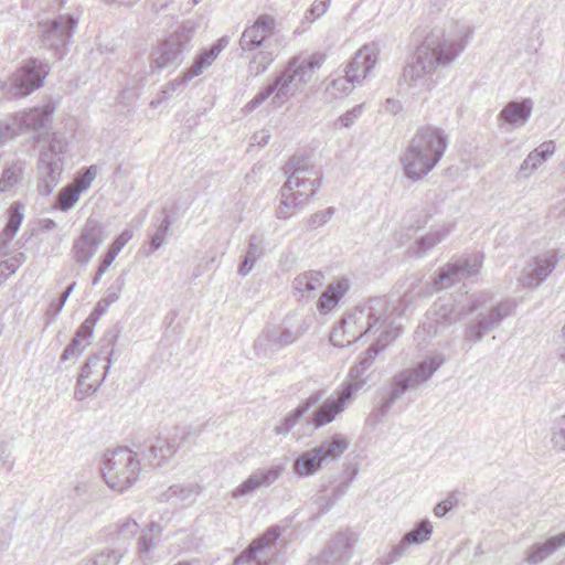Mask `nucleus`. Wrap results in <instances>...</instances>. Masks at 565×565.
I'll return each instance as SVG.
<instances>
[{"mask_svg": "<svg viewBox=\"0 0 565 565\" xmlns=\"http://www.w3.org/2000/svg\"><path fill=\"white\" fill-rule=\"evenodd\" d=\"M388 302L385 297H373L348 313L331 332L330 341L334 347L344 348L381 330L376 340L351 366L349 379L367 384L374 373L376 356L402 332V326L387 322Z\"/></svg>", "mask_w": 565, "mask_h": 565, "instance_id": "nucleus-1", "label": "nucleus"}, {"mask_svg": "<svg viewBox=\"0 0 565 565\" xmlns=\"http://www.w3.org/2000/svg\"><path fill=\"white\" fill-rule=\"evenodd\" d=\"M200 427H174L162 437L157 435L135 445V450L118 447L107 450L102 460V475L106 484L117 492H124L135 484L141 467H161L179 448L201 434Z\"/></svg>", "mask_w": 565, "mask_h": 565, "instance_id": "nucleus-2", "label": "nucleus"}, {"mask_svg": "<svg viewBox=\"0 0 565 565\" xmlns=\"http://www.w3.org/2000/svg\"><path fill=\"white\" fill-rule=\"evenodd\" d=\"M472 31L465 24H455V31L433 30L419 45L412 61L403 70L402 78L409 87H430V77L438 66L450 64L463 52Z\"/></svg>", "mask_w": 565, "mask_h": 565, "instance_id": "nucleus-3", "label": "nucleus"}, {"mask_svg": "<svg viewBox=\"0 0 565 565\" xmlns=\"http://www.w3.org/2000/svg\"><path fill=\"white\" fill-rule=\"evenodd\" d=\"M282 172L287 180L279 190L276 217L288 220L312 200L321 186V178L311 179L316 174L313 166L303 154H295L289 158L282 167Z\"/></svg>", "mask_w": 565, "mask_h": 565, "instance_id": "nucleus-4", "label": "nucleus"}, {"mask_svg": "<svg viewBox=\"0 0 565 565\" xmlns=\"http://www.w3.org/2000/svg\"><path fill=\"white\" fill-rule=\"evenodd\" d=\"M447 362L441 353L426 356L415 366L397 372L392 376L386 386L377 391L376 403L370 414V420L373 424H380L384 420L395 402L409 391L420 384L426 383L437 372V370Z\"/></svg>", "mask_w": 565, "mask_h": 565, "instance_id": "nucleus-5", "label": "nucleus"}, {"mask_svg": "<svg viewBox=\"0 0 565 565\" xmlns=\"http://www.w3.org/2000/svg\"><path fill=\"white\" fill-rule=\"evenodd\" d=\"M448 138L434 126L420 127L401 157L404 174L413 182L422 180L435 169L445 154Z\"/></svg>", "mask_w": 565, "mask_h": 565, "instance_id": "nucleus-6", "label": "nucleus"}, {"mask_svg": "<svg viewBox=\"0 0 565 565\" xmlns=\"http://www.w3.org/2000/svg\"><path fill=\"white\" fill-rule=\"evenodd\" d=\"M326 58L327 55L321 52H315L308 56H294L289 60L284 71L278 74L271 83L263 87L253 99L245 105L244 109L247 113H252L270 96H273L271 104H281L287 98L290 86L294 84L297 88L298 85L308 83L315 72L326 62Z\"/></svg>", "mask_w": 565, "mask_h": 565, "instance_id": "nucleus-7", "label": "nucleus"}, {"mask_svg": "<svg viewBox=\"0 0 565 565\" xmlns=\"http://www.w3.org/2000/svg\"><path fill=\"white\" fill-rule=\"evenodd\" d=\"M67 149L66 138L56 132L50 136L47 145L41 149L38 160V191L42 195H50L60 183Z\"/></svg>", "mask_w": 565, "mask_h": 565, "instance_id": "nucleus-8", "label": "nucleus"}, {"mask_svg": "<svg viewBox=\"0 0 565 565\" xmlns=\"http://www.w3.org/2000/svg\"><path fill=\"white\" fill-rule=\"evenodd\" d=\"M195 23L186 20L167 39L160 41L150 54L152 71H161L182 63V54L191 49Z\"/></svg>", "mask_w": 565, "mask_h": 565, "instance_id": "nucleus-9", "label": "nucleus"}, {"mask_svg": "<svg viewBox=\"0 0 565 565\" xmlns=\"http://www.w3.org/2000/svg\"><path fill=\"white\" fill-rule=\"evenodd\" d=\"M490 299V296L484 292L472 295L468 298L467 305L459 309L451 298H439L428 311V319L431 320L428 324V331L434 328L436 333L439 327L456 323L465 313H473L483 309Z\"/></svg>", "mask_w": 565, "mask_h": 565, "instance_id": "nucleus-10", "label": "nucleus"}, {"mask_svg": "<svg viewBox=\"0 0 565 565\" xmlns=\"http://www.w3.org/2000/svg\"><path fill=\"white\" fill-rule=\"evenodd\" d=\"M78 20L73 14H60L41 22L42 46L52 51L55 57L62 58L67 53Z\"/></svg>", "mask_w": 565, "mask_h": 565, "instance_id": "nucleus-11", "label": "nucleus"}, {"mask_svg": "<svg viewBox=\"0 0 565 565\" xmlns=\"http://www.w3.org/2000/svg\"><path fill=\"white\" fill-rule=\"evenodd\" d=\"M302 334L299 324L291 323L286 317L277 326L266 327L254 342V351L258 358H269L275 352L290 345Z\"/></svg>", "mask_w": 565, "mask_h": 565, "instance_id": "nucleus-12", "label": "nucleus"}, {"mask_svg": "<svg viewBox=\"0 0 565 565\" xmlns=\"http://www.w3.org/2000/svg\"><path fill=\"white\" fill-rule=\"evenodd\" d=\"M516 307L518 300L515 298H507L492 306L488 312H479L477 318L467 324L465 340L472 343L480 342L486 334L498 328L505 318L513 316Z\"/></svg>", "mask_w": 565, "mask_h": 565, "instance_id": "nucleus-13", "label": "nucleus"}, {"mask_svg": "<svg viewBox=\"0 0 565 565\" xmlns=\"http://www.w3.org/2000/svg\"><path fill=\"white\" fill-rule=\"evenodd\" d=\"M50 73L47 63L39 58H29L10 79L9 94L12 97H24L43 86Z\"/></svg>", "mask_w": 565, "mask_h": 565, "instance_id": "nucleus-14", "label": "nucleus"}, {"mask_svg": "<svg viewBox=\"0 0 565 565\" xmlns=\"http://www.w3.org/2000/svg\"><path fill=\"white\" fill-rule=\"evenodd\" d=\"M279 536L278 525L269 527L235 557L233 565H271L277 555L276 542Z\"/></svg>", "mask_w": 565, "mask_h": 565, "instance_id": "nucleus-15", "label": "nucleus"}, {"mask_svg": "<svg viewBox=\"0 0 565 565\" xmlns=\"http://www.w3.org/2000/svg\"><path fill=\"white\" fill-rule=\"evenodd\" d=\"M105 238L106 235L103 224L89 217L78 237L74 239L71 248V255L75 263L81 267H86Z\"/></svg>", "mask_w": 565, "mask_h": 565, "instance_id": "nucleus-16", "label": "nucleus"}, {"mask_svg": "<svg viewBox=\"0 0 565 565\" xmlns=\"http://www.w3.org/2000/svg\"><path fill=\"white\" fill-rule=\"evenodd\" d=\"M275 34V19L268 14H260L247 25L238 41L239 56H249L253 52L270 50L268 41Z\"/></svg>", "mask_w": 565, "mask_h": 565, "instance_id": "nucleus-17", "label": "nucleus"}, {"mask_svg": "<svg viewBox=\"0 0 565 565\" xmlns=\"http://www.w3.org/2000/svg\"><path fill=\"white\" fill-rule=\"evenodd\" d=\"M483 263V255L476 253L441 267L433 281L436 290H443L479 274Z\"/></svg>", "mask_w": 565, "mask_h": 565, "instance_id": "nucleus-18", "label": "nucleus"}, {"mask_svg": "<svg viewBox=\"0 0 565 565\" xmlns=\"http://www.w3.org/2000/svg\"><path fill=\"white\" fill-rule=\"evenodd\" d=\"M354 542L352 533L339 532L307 565H343L351 557Z\"/></svg>", "mask_w": 565, "mask_h": 565, "instance_id": "nucleus-19", "label": "nucleus"}, {"mask_svg": "<svg viewBox=\"0 0 565 565\" xmlns=\"http://www.w3.org/2000/svg\"><path fill=\"white\" fill-rule=\"evenodd\" d=\"M286 466L287 459L282 462L273 463L268 468L256 469L231 492L232 498L241 499L252 495L262 487L271 486L286 471Z\"/></svg>", "mask_w": 565, "mask_h": 565, "instance_id": "nucleus-20", "label": "nucleus"}, {"mask_svg": "<svg viewBox=\"0 0 565 565\" xmlns=\"http://www.w3.org/2000/svg\"><path fill=\"white\" fill-rule=\"evenodd\" d=\"M433 529V524L427 518L419 520L411 531L403 535L399 543L394 545L390 553L380 559V564L391 565L404 556L411 545H419L429 541Z\"/></svg>", "mask_w": 565, "mask_h": 565, "instance_id": "nucleus-21", "label": "nucleus"}, {"mask_svg": "<svg viewBox=\"0 0 565 565\" xmlns=\"http://www.w3.org/2000/svg\"><path fill=\"white\" fill-rule=\"evenodd\" d=\"M558 257L555 253L533 258L522 270L518 281L524 288L535 289L542 285L555 269Z\"/></svg>", "mask_w": 565, "mask_h": 565, "instance_id": "nucleus-22", "label": "nucleus"}, {"mask_svg": "<svg viewBox=\"0 0 565 565\" xmlns=\"http://www.w3.org/2000/svg\"><path fill=\"white\" fill-rule=\"evenodd\" d=\"M377 56L379 47L375 43L363 45L347 65L345 73L360 84L374 68Z\"/></svg>", "mask_w": 565, "mask_h": 565, "instance_id": "nucleus-23", "label": "nucleus"}, {"mask_svg": "<svg viewBox=\"0 0 565 565\" xmlns=\"http://www.w3.org/2000/svg\"><path fill=\"white\" fill-rule=\"evenodd\" d=\"M533 102L530 98L509 102L500 111V118L516 128L525 125L531 116Z\"/></svg>", "mask_w": 565, "mask_h": 565, "instance_id": "nucleus-24", "label": "nucleus"}, {"mask_svg": "<svg viewBox=\"0 0 565 565\" xmlns=\"http://www.w3.org/2000/svg\"><path fill=\"white\" fill-rule=\"evenodd\" d=\"M99 362V355H90L84 363L74 392V397L76 399H84L86 396L95 393L102 385V381H98V379L90 380L92 366H97Z\"/></svg>", "mask_w": 565, "mask_h": 565, "instance_id": "nucleus-25", "label": "nucleus"}, {"mask_svg": "<svg viewBox=\"0 0 565 565\" xmlns=\"http://www.w3.org/2000/svg\"><path fill=\"white\" fill-rule=\"evenodd\" d=\"M556 151V143L554 140H547L537 146L531 151L523 160L520 167V173L527 178L535 172Z\"/></svg>", "mask_w": 565, "mask_h": 565, "instance_id": "nucleus-26", "label": "nucleus"}, {"mask_svg": "<svg viewBox=\"0 0 565 565\" xmlns=\"http://www.w3.org/2000/svg\"><path fill=\"white\" fill-rule=\"evenodd\" d=\"M132 231L130 228H125L108 246L107 250L100 258V265L93 277L92 284L97 285L103 277V275L110 267L117 255L125 247V245L132 238Z\"/></svg>", "mask_w": 565, "mask_h": 565, "instance_id": "nucleus-27", "label": "nucleus"}, {"mask_svg": "<svg viewBox=\"0 0 565 565\" xmlns=\"http://www.w3.org/2000/svg\"><path fill=\"white\" fill-rule=\"evenodd\" d=\"M315 448L300 452L292 461V472L298 478H308L322 468V460Z\"/></svg>", "mask_w": 565, "mask_h": 565, "instance_id": "nucleus-28", "label": "nucleus"}, {"mask_svg": "<svg viewBox=\"0 0 565 565\" xmlns=\"http://www.w3.org/2000/svg\"><path fill=\"white\" fill-rule=\"evenodd\" d=\"M562 546H565V532L551 536L542 543L533 544L529 548L526 561L532 565L540 564Z\"/></svg>", "mask_w": 565, "mask_h": 565, "instance_id": "nucleus-29", "label": "nucleus"}, {"mask_svg": "<svg viewBox=\"0 0 565 565\" xmlns=\"http://www.w3.org/2000/svg\"><path fill=\"white\" fill-rule=\"evenodd\" d=\"M321 399V392L311 394L302 404H300L280 422V425L275 428V433L278 435H287L299 423V420L305 417L307 412L311 407L316 406Z\"/></svg>", "mask_w": 565, "mask_h": 565, "instance_id": "nucleus-30", "label": "nucleus"}, {"mask_svg": "<svg viewBox=\"0 0 565 565\" xmlns=\"http://www.w3.org/2000/svg\"><path fill=\"white\" fill-rule=\"evenodd\" d=\"M55 111V106L51 103L41 107H34L29 111L21 114L20 127L25 130H39L44 128Z\"/></svg>", "mask_w": 565, "mask_h": 565, "instance_id": "nucleus-31", "label": "nucleus"}, {"mask_svg": "<svg viewBox=\"0 0 565 565\" xmlns=\"http://www.w3.org/2000/svg\"><path fill=\"white\" fill-rule=\"evenodd\" d=\"M323 274L319 270H310L298 275L292 282L295 294L301 299L311 298L317 289L323 285Z\"/></svg>", "mask_w": 565, "mask_h": 565, "instance_id": "nucleus-32", "label": "nucleus"}, {"mask_svg": "<svg viewBox=\"0 0 565 565\" xmlns=\"http://www.w3.org/2000/svg\"><path fill=\"white\" fill-rule=\"evenodd\" d=\"M452 228L454 224L443 225L438 230L416 238L412 247V253L417 257L425 256L436 245L446 239Z\"/></svg>", "mask_w": 565, "mask_h": 565, "instance_id": "nucleus-33", "label": "nucleus"}, {"mask_svg": "<svg viewBox=\"0 0 565 565\" xmlns=\"http://www.w3.org/2000/svg\"><path fill=\"white\" fill-rule=\"evenodd\" d=\"M350 289V281L347 278L338 280L330 285L319 297L317 308L320 312L327 313L331 311L341 300L344 294Z\"/></svg>", "mask_w": 565, "mask_h": 565, "instance_id": "nucleus-34", "label": "nucleus"}, {"mask_svg": "<svg viewBox=\"0 0 565 565\" xmlns=\"http://www.w3.org/2000/svg\"><path fill=\"white\" fill-rule=\"evenodd\" d=\"M349 440L342 435H333L322 440L318 446L313 447L322 462L339 459L349 448Z\"/></svg>", "mask_w": 565, "mask_h": 565, "instance_id": "nucleus-35", "label": "nucleus"}, {"mask_svg": "<svg viewBox=\"0 0 565 565\" xmlns=\"http://www.w3.org/2000/svg\"><path fill=\"white\" fill-rule=\"evenodd\" d=\"M264 255V236L262 234H252L248 239V246L246 253L244 255V259L242 260L238 267V274L241 276L248 275L257 260H259Z\"/></svg>", "mask_w": 565, "mask_h": 565, "instance_id": "nucleus-36", "label": "nucleus"}, {"mask_svg": "<svg viewBox=\"0 0 565 565\" xmlns=\"http://www.w3.org/2000/svg\"><path fill=\"white\" fill-rule=\"evenodd\" d=\"M343 411V404L337 398H328L311 414L309 424L316 429L331 423Z\"/></svg>", "mask_w": 565, "mask_h": 565, "instance_id": "nucleus-37", "label": "nucleus"}, {"mask_svg": "<svg viewBox=\"0 0 565 565\" xmlns=\"http://www.w3.org/2000/svg\"><path fill=\"white\" fill-rule=\"evenodd\" d=\"M22 210L23 204L20 202H14L8 209V221L0 233V249L4 248L19 231L23 221Z\"/></svg>", "mask_w": 565, "mask_h": 565, "instance_id": "nucleus-38", "label": "nucleus"}, {"mask_svg": "<svg viewBox=\"0 0 565 565\" xmlns=\"http://www.w3.org/2000/svg\"><path fill=\"white\" fill-rule=\"evenodd\" d=\"M161 214V217L156 218V230L150 236L148 254L154 253L161 248L166 243L168 235L170 234V228L172 225L170 212L167 209H163Z\"/></svg>", "mask_w": 565, "mask_h": 565, "instance_id": "nucleus-39", "label": "nucleus"}, {"mask_svg": "<svg viewBox=\"0 0 565 565\" xmlns=\"http://www.w3.org/2000/svg\"><path fill=\"white\" fill-rule=\"evenodd\" d=\"M248 58L247 73L248 76L256 77L265 73L275 60L271 50H262L253 52L249 56H243Z\"/></svg>", "mask_w": 565, "mask_h": 565, "instance_id": "nucleus-40", "label": "nucleus"}, {"mask_svg": "<svg viewBox=\"0 0 565 565\" xmlns=\"http://www.w3.org/2000/svg\"><path fill=\"white\" fill-rule=\"evenodd\" d=\"M199 492L200 487L198 484H173L161 494V501H169L175 498L182 503H192Z\"/></svg>", "mask_w": 565, "mask_h": 565, "instance_id": "nucleus-41", "label": "nucleus"}, {"mask_svg": "<svg viewBox=\"0 0 565 565\" xmlns=\"http://www.w3.org/2000/svg\"><path fill=\"white\" fill-rule=\"evenodd\" d=\"M217 56L207 47L203 49L193 61L190 68L184 70L188 73V78H194L207 70Z\"/></svg>", "mask_w": 565, "mask_h": 565, "instance_id": "nucleus-42", "label": "nucleus"}, {"mask_svg": "<svg viewBox=\"0 0 565 565\" xmlns=\"http://www.w3.org/2000/svg\"><path fill=\"white\" fill-rule=\"evenodd\" d=\"M365 384H362L356 379H350L348 382H344L340 390L338 391V397H335L339 401V404H343V407L347 403L351 402L356 393L361 391Z\"/></svg>", "mask_w": 565, "mask_h": 565, "instance_id": "nucleus-43", "label": "nucleus"}, {"mask_svg": "<svg viewBox=\"0 0 565 565\" xmlns=\"http://www.w3.org/2000/svg\"><path fill=\"white\" fill-rule=\"evenodd\" d=\"M122 555L116 550H106L97 553L90 558L85 559L84 565H117Z\"/></svg>", "mask_w": 565, "mask_h": 565, "instance_id": "nucleus-44", "label": "nucleus"}, {"mask_svg": "<svg viewBox=\"0 0 565 565\" xmlns=\"http://www.w3.org/2000/svg\"><path fill=\"white\" fill-rule=\"evenodd\" d=\"M79 196L81 194L73 186L64 188L57 194L55 207L60 211H68L75 205Z\"/></svg>", "mask_w": 565, "mask_h": 565, "instance_id": "nucleus-45", "label": "nucleus"}, {"mask_svg": "<svg viewBox=\"0 0 565 565\" xmlns=\"http://www.w3.org/2000/svg\"><path fill=\"white\" fill-rule=\"evenodd\" d=\"M334 207L330 206L323 211L313 213L310 217L303 221L306 231H313L324 225L334 214Z\"/></svg>", "mask_w": 565, "mask_h": 565, "instance_id": "nucleus-46", "label": "nucleus"}, {"mask_svg": "<svg viewBox=\"0 0 565 565\" xmlns=\"http://www.w3.org/2000/svg\"><path fill=\"white\" fill-rule=\"evenodd\" d=\"M89 343L74 335L64 349L61 361L76 360Z\"/></svg>", "mask_w": 565, "mask_h": 565, "instance_id": "nucleus-47", "label": "nucleus"}, {"mask_svg": "<svg viewBox=\"0 0 565 565\" xmlns=\"http://www.w3.org/2000/svg\"><path fill=\"white\" fill-rule=\"evenodd\" d=\"M188 73L183 71L177 78L170 81L167 83L160 90V94L162 95L163 99H168L171 97L175 92L182 90L189 81L192 78H188Z\"/></svg>", "mask_w": 565, "mask_h": 565, "instance_id": "nucleus-48", "label": "nucleus"}, {"mask_svg": "<svg viewBox=\"0 0 565 565\" xmlns=\"http://www.w3.org/2000/svg\"><path fill=\"white\" fill-rule=\"evenodd\" d=\"M76 287V282L73 281L72 284L68 285V287L60 295V297L52 301L47 308V311H46V315L49 317H51V320H54L58 315L60 312L62 311L65 302L67 301L70 295L72 294V291L74 290V288Z\"/></svg>", "mask_w": 565, "mask_h": 565, "instance_id": "nucleus-49", "label": "nucleus"}, {"mask_svg": "<svg viewBox=\"0 0 565 565\" xmlns=\"http://www.w3.org/2000/svg\"><path fill=\"white\" fill-rule=\"evenodd\" d=\"M156 526L157 523L151 522L150 529H148L147 532H143L138 540V552L141 558L148 556L149 552L154 546V536L151 532Z\"/></svg>", "mask_w": 565, "mask_h": 565, "instance_id": "nucleus-50", "label": "nucleus"}, {"mask_svg": "<svg viewBox=\"0 0 565 565\" xmlns=\"http://www.w3.org/2000/svg\"><path fill=\"white\" fill-rule=\"evenodd\" d=\"M551 441L556 450H565V416H562L557 425L553 428Z\"/></svg>", "mask_w": 565, "mask_h": 565, "instance_id": "nucleus-51", "label": "nucleus"}, {"mask_svg": "<svg viewBox=\"0 0 565 565\" xmlns=\"http://www.w3.org/2000/svg\"><path fill=\"white\" fill-rule=\"evenodd\" d=\"M330 0H316L312 6L306 11L305 21L313 22L323 15L329 9Z\"/></svg>", "mask_w": 565, "mask_h": 565, "instance_id": "nucleus-52", "label": "nucleus"}, {"mask_svg": "<svg viewBox=\"0 0 565 565\" xmlns=\"http://www.w3.org/2000/svg\"><path fill=\"white\" fill-rule=\"evenodd\" d=\"M124 286L125 279L120 276L107 288L106 295L102 298V300L106 301L108 306L113 305L119 299Z\"/></svg>", "mask_w": 565, "mask_h": 565, "instance_id": "nucleus-53", "label": "nucleus"}, {"mask_svg": "<svg viewBox=\"0 0 565 565\" xmlns=\"http://www.w3.org/2000/svg\"><path fill=\"white\" fill-rule=\"evenodd\" d=\"M111 352H107L104 353H97L96 355H99L100 358V362L99 364H97V366H92V376L95 374V373H100V379H98V381H104L106 379V375L109 371V369L111 367V364H113V360H111Z\"/></svg>", "mask_w": 565, "mask_h": 565, "instance_id": "nucleus-54", "label": "nucleus"}, {"mask_svg": "<svg viewBox=\"0 0 565 565\" xmlns=\"http://www.w3.org/2000/svg\"><path fill=\"white\" fill-rule=\"evenodd\" d=\"M363 107V104L354 106L352 109L348 110L342 116H340L338 121L342 127H351L355 122V120L362 115Z\"/></svg>", "mask_w": 565, "mask_h": 565, "instance_id": "nucleus-55", "label": "nucleus"}, {"mask_svg": "<svg viewBox=\"0 0 565 565\" xmlns=\"http://www.w3.org/2000/svg\"><path fill=\"white\" fill-rule=\"evenodd\" d=\"M97 322H95L94 320H90V318H86L82 324L77 328L76 332H75V337L86 341V342H89V340L93 338V333H94V328L96 326Z\"/></svg>", "mask_w": 565, "mask_h": 565, "instance_id": "nucleus-56", "label": "nucleus"}, {"mask_svg": "<svg viewBox=\"0 0 565 565\" xmlns=\"http://www.w3.org/2000/svg\"><path fill=\"white\" fill-rule=\"evenodd\" d=\"M358 82L354 78H350L349 74L338 77L332 81V87L343 94H349Z\"/></svg>", "mask_w": 565, "mask_h": 565, "instance_id": "nucleus-57", "label": "nucleus"}, {"mask_svg": "<svg viewBox=\"0 0 565 565\" xmlns=\"http://www.w3.org/2000/svg\"><path fill=\"white\" fill-rule=\"evenodd\" d=\"M12 454V445L8 440L0 441V462L3 466H8V469L11 470L14 466V461L11 460Z\"/></svg>", "mask_w": 565, "mask_h": 565, "instance_id": "nucleus-58", "label": "nucleus"}, {"mask_svg": "<svg viewBox=\"0 0 565 565\" xmlns=\"http://www.w3.org/2000/svg\"><path fill=\"white\" fill-rule=\"evenodd\" d=\"M138 531V523L132 519H126L118 526V535L122 539H129L134 536Z\"/></svg>", "mask_w": 565, "mask_h": 565, "instance_id": "nucleus-59", "label": "nucleus"}, {"mask_svg": "<svg viewBox=\"0 0 565 565\" xmlns=\"http://www.w3.org/2000/svg\"><path fill=\"white\" fill-rule=\"evenodd\" d=\"M21 262L18 257H11L0 262V276L2 275H11L17 271L20 267Z\"/></svg>", "mask_w": 565, "mask_h": 565, "instance_id": "nucleus-60", "label": "nucleus"}, {"mask_svg": "<svg viewBox=\"0 0 565 565\" xmlns=\"http://www.w3.org/2000/svg\"><path fill=\"white\" fill-rule=\"evenodd\" d=\"M18 181V175L14 171L7 169L3 171L2 177L0 179V191H7L11 186H13Z\"/></svg>", "mask_w": 565, "mask_h": 565, "instance_id": "nucleus-61", "label": "nucleus"}, {"mask_svg": "<svg viewBox=\"0 0 565 565\" xmlns=\"http://www.w3.org/2000/svg\"><path fill=\"white\" fill-rule=\"evenodd\" d=\"M355 475H356V471H355V472H353V473H352V476H351L349 479H347L345 481L340 482V483H339V484H338V486L332 490V493H331V495H330V497H332L335 501H339V500H340V498H342V497L347 493V491H348V489L350 488L351 482H352V480L354 479Z\"/></svg>", "mask_w": 565, "mask_h": 565, "instance_id": "nucleus-62", "label": "nucleus"}, {"mask_svg": "<svg viewBox=\"0 0 565 565\" xmlns=\"http://www.w3.org/2000/svg\"><path fill=\"white\" fill-rule=\"evenodd\" d=\"M90 183L92 180H89V177H86V174H84V172L81 170L77 174L75 183L72 186L75 191L82 194L90 186Z\"/></svg>", "mask_w": 565, "mask_h": 565, "instance_id": "nucleus-63", "label": "nucleus"}, {"mask_svg": "<svg viewBox=\"0 0 565 565\" xmlns=\"http://www.w3.org/2000/svg\"><path fill=\"white\" fill-rule=\"evenodd\" d=\"M108 308H109V306L106 303V301H103L100 299L95 305L93 311L88 315V318H90V320H94L95 322H97L100 319V317L106 313Z\"/></svg>", "mask_w": 565, "mask_h": 565, "instance_id": "nucleus-64", "label": "nucleus"}]
</instances>
